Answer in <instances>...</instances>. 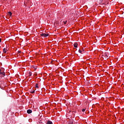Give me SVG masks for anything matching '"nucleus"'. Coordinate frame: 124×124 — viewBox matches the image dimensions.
I'll return each mask as SVG.
<instances>
[{
  "instance_id": "nucleus-11",
  "label": "nucleus",
  "mask_w": 124,
  "mask_h": 124,
  "mask_svg": "<svg viewBox=\"0 0 124 124\" xmlns=\"http://www.w3.org/2000/svg\"><path fill=\"white\" fill-rule=\"evenodd\" d=\"M29 76H31V72H29Z\"/></svg>"
},
{
  "instance_id": "nucleus-7",
  "label": "nucleus",
  "mask_w": 124,
  "mask_h": 124,
  "mask_svg": "<svg viewBox=\"0 0 124 124\" xmlns=\"http://www.w3.org/2000/svg\"><path fill=\"white\" fill-rule=\"evenodd\" d=\"M35 88H36L37 89H39V87H38V84H35Z\"/></svg>"
},
{
  "instance_id": "nucleus-10",
  "label": "nucleus",
  "mask_w": 124,
  "mask_h": 124,
  "mask_svg": "<svg viewBox=\"0 0 124 124\" xmlns=\"http://www.w3.org/2000/svg\"><path fill=\"white\" fill-rule=\"evenodd\" d=\"M34 90H33L31 92V93H34Z\"/></svg>"
},
{
  "instance_id": "nucleus-14",
  "label": "nucleus",
  "mask_w": 124,
  "mask_h": 124,
  "mask_svg": "<svg viewBox=\"0 0 124 124\" xmlns=\"http://www.w3.org/2000/svg\"><path fill=\"white\" fill-rule=\"evenodd\" d=\"M85 111H86V109H85L83 108V109H82V112H85Z\"/></svg>"
},
{
  "instance_id": "nucleus-2",
  "label": "nucleus",
  "mask_w": 124,
  "mask_h": 124,
  "mask_svg": "<svg viewBox=\"0 0 124 124\" xmlns=\"http://www.w3.org/2000/svg\"><path fill=\"white\" fill-rule=\"evenodd\" d=\"M32 112V111L31 109L27 110V113L28 114H31V113Z\"/></svg>"
},
{
  "instance_id": "nucleus-8",
  "label": "nucleus",
  "mask_w": 124,
  "mask_h": 124,
  "mask_svg": "<svg viewBox=\"0 0 124 124\" xmlns=\"http://www.w3.org/2000/svg\"><path fill=\"white\" fill-rule=\"evenodd\" d=\"M0 74H2V75H4L5 74V73H4V72H0Z\"/></svg>"
},
{
  "instance_id": "nucleus-9",
  "label": "nucleus",
  "mask_w": 124,
  "mask_h": 124,
  "mask_svg": "<svg viewBox=\"0 0 124 124\" xmlns=\"http://www.w3.org/2000/svg\"><path fill=\"white\" fill-rule=\"evenodd\" d=\"M78 52H79V53H80V54H82V51H81V50L79 49Z\"/></svg>"
},
{
  "instance_id": "nucleus-6",
  "label": "nucleus",
  "mask_w": 124,
  "mask_h": 124,
  "mask_svg": "<svg viewBox=\"0 0 124 124\" xmlns=\"http://www.w3.org/2000/svg\"><path fill=\"white\" fill-rule=\"evenodd\" d=\"M3 53H6V52H7V49H6V48H4L3 50Z\"/></svg>"
},
{
  "instance_id": "nucleus-13",
  "label": "nucleus",
  "mask_w": 124,
  "mask_h": 124,
  "mask_svg": "<svg viewBox=\"0 0 124 124\" xmlns=\"http://www.w3.org/2000/svg\"><path fill=\"white\" fill-rule=\"evenodd\" d=\"M105 58H106V59H108V56L106 55Z\"/></svg>"
},
{
  "instance_id": "nucleus-15",
  "label": "nucleus",
  "mask_w": 124,
  "mask_h": 124,
  "mask_svg": "<svg viewBox=\"0 0 124 124\" xmlns=\"http://www.w3.org/2000/svg\"><path fill=\"white\" fill-rule=\"evenodd\" d=\"M0 42H1V39L0 38Z\"/></svg>"
},
{
  "instance_id": "nucleus-3",
  "label": "nucleus",
  "mask_w": 124,
  "mask_h": 124,
  "mask_svg": "<svg viewBox=\"0 0 124 124\" xmlns=\"http://www.w3.org/2000/svg\"><path fill=\"white\" fill-rule=\"evenodd\" d=\"M74 46L75 48H77L78 46V44L76 43H75L74 44Z\"/></svg>"
},
{
  "instance_id": "nucleus-1",
  "label": "nucleus",
  "mask_w": 124,
  "mask_h": 124,
  "mask_svg": "<svg viewBox=\"0 0 124 124\" xmlns=\"http://www.w3.org/2000/svg\"><path fill=\"white\" fill-rule=\"evenodd\" d=\"M40 35L41 36H43V37H47L49 35V34L48 33H41Z\"/></svg>"
},
{
  "instance_id": "nucleus-5",
  "label": "nucleus",
  "mask_w": 124,
  "mask_h": 124,
  "mask_svg": "<svg viewBox=\"0 0 124 124\" xmlns=\"http://www.w3.org/2000/svg\"><path fill=\"white\" fill-rule=\"evenodd\" d=\"M8 15H9V16H12V13H11V12H9L8 13Z\"/></svg>"
},
{
  "instance_id": "nucleus-4",
  "label": "nucleus",
  "mask_w": 124,
  "mask_h": 124,
  "mask_svg": "<svg viewBox=\"0 0 124 124\" xmlns=\"http://www.w3.org/2000/svg\"><path fill=\"white\" fill-rule=\"evenodd\" d=\"M46 124H53V123L50 121H48L47 122Z\"/></svg>"
},
{
  "instance_id": "nucleus-12",
  "label": "nucleus",
  "mask_w": 124,
  "mask_h": 124,
  "mask_svg": "<svg viewBox=\"0 0 124 124\" xmlns=\"http://www.w3.org/2000/svg\"><path fill=\"white\" fill-rule=\"evenodd\" d=\"M67 21H64V25H66V22H67Z\"/></svg>"
}]
</instances>
